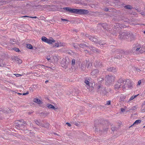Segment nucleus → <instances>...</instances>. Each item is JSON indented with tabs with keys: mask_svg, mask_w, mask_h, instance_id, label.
Listing matches in <instances>:
<instances>
[{
	"mask_svg": "<svg viewBox=\"0 0 145 145\" xmlns=\"http://www.w3.org/2000/svg\"><path fill=\"white\" fill-rule=\"evenodd\" d=\"M39 125H40L41 127H44V124H43L41 123Z\"/></svg>",
	"mask_w": 145,
	"mask_h": 145,
	"instance_id": "obj_55",
	"label": "nucleus"
},
{
	"mask_svg": "<svg viewBox=\"0 0 145 145\" xmlns=\"http://www.w3.org/2000/svg\"><path fill=\"white\" fill-rule=\"evenodd\" d=\"M141 122V121L140 120H136L132 125L129 126V128H130L131 127L135 125H137L140 123Z\"/></svg>",
	"mask_w": 145,
	"mask_h": 145,
	"instance_id": "obj_18",
	"label": "nucleus"
},
{
	"mask_svg": "<svg viewBox=\"0 0 145 145\" xmlns=\"http://www.w3.org/2000/svg\"><path fill=\"white\" fill-rule=\"evenodd\" d=\"M67 53L68 54H72V53L73 54H74V52L72 51H70V52L68 51L67 52Z\"/></svg>",
	"mask_w": 145,
	"mask_h": 145,
	"instance_id": "obj_44",
	"label": "nucleus"
},
{
	"mask_svg": "<svg viewBox=\"0 0 145 145\" xmlns=\"http://www.w3.org/2000/svg\"><path fill=\"white\" fill-rule=\"evenodd\" d=\"M111 101H107L106 104L108 105H110V104Z\"/></svg>",
	"mask_w": 145,
	"mask_h": 145,
	"instance_id": "obj_51",
	"label": "nucleus"
},
{
	"mask_svg": "<svg viewBox=\"0 0 145 145\" xmlns=\"http://www.w3.org/2000/svg\"><path fill=\"white\" fill-rule=\"evenodd\" d=\"M29 92H28L27 91V92L26 93H22V95H26L27 94H29Z\"/></svg>",
	"mask_w": 145,
	"mask_h": 145,
	"instance_id": "obj_52",
	"label": "nucleus"
},
{
	"mask_svg": "<svg viewBox=\"0 0 145 145\" xmlns=\"http://www.w3.org/2000/svg\"><path fill=\"white\" fill-rule=\"evenodd\" d=\"M99 73V70L98 69H95L93 70L91 73L92 75H97Z\"/></svg>",
	"mask_w": 145,
	"mask_h": 145,
	"instance_id": "obj_16",
	"label": "nucleus"
},
{
	"mask_svg": "<svg viewBox=\"0 0 145 145\" xmlns=\"http://www.w3.org/2000/svg\"><path fill=\"white\" fill-rule=\"evenodd\" d=\"M137 108L136 106H134L133 107H132L131 108L129 109V111H130L131 110H135L137 109Z\"/></svg>",
	"mask_w": 145,
	"mask_h": 145,
	"instance_id": "obj_34",
	"label": "nucleus"
},
{
	"mask_svg": "<svg viewBox=\"0 0 145 145\" xmlns=\"http://www.w3.org/2000/svg\"><path fill=\"white\" fill-rule=\"evenodd\" d=\"M48 39L47 38L44 36L42 37L41 38V40L42 41L46 43L47 42Z\"/></svg>",
	"mask_w": 145,
	"mask_h": 145,
	"instance_id": "obj_26",
	"label": "nucleus"
},
{
	"mask_svg": "<svg viewBox=\"0 0 145 145\" xmlns=\"http://www.w3.org/2000/svg\"><path fill=\"white\" fill-rule=\"evenodd\" d=\"M88 47L91 50H92L93 52H96L98 53H99V50L97 48H95L94 46H88Z\"/></svg>",
	"mask_w": 145,
	"mask_h": 145,
	"instance_id": "obj_9",
	"label": "nucleus"
},
{
	"mask_svg": "<svg viewBox=\"0 0 145 145\" xmlns=\"http://www.w3.org/2000/svg\"><path fill=\"white\" fill-rule=\"evenodd\" d=\"M121 85V84L119 83L118 82H116L115 85L114 89H115V90H118L120 88V86Z\"/></svg>",
	"mask_w": 145,
	"mask_h": 145,
	"instance_id": "obj_15",
	"label": "nucleus"
},
{
	"mask_svg": "<svg viewBox=\"0 0 145 145\" xmlns=\"http://www.w3.org/2000/svg\"><path fill=\"white\" fill-rule=\"evenodd\" d=\"M92 42H93L96 43H98V40L96 38L94 37Z\"/></svg>",
	"mask_w": 145,
	"mask_h": 145,
	"instance_id": "obj_37",
	"label": "nucleus"
},
{
	"mask_svg": "<svg viewBox=\"0 0 145 145\" xmlns=\"http://www.w3.org/2000/svg\"><path fill=\"white\" fill-rule=\"evenodd\" d=\"M8 3V2L7 1L2 0L0 1V4L2 5L6 4L7 3Z\"/></svg>",
	"mask_w": 145,
	"mask_h": 145,
	"instance_id": "obj_27",
	"label": "nucleus"
},
{
	"mask_svg": "<svg viewBox=\"0 0 145 145\" xmlns=\"http://www.w3.org/2000/svg\"><path fill=\"white\" fill-rule=\"evenodd\" d=\"M63 63H62L61 66L63 67H65V69H66L68 66V61H66L65 60H63Z\"/></svg>",
	"mask_w": 145,
	"mask_h": 145,
	"instance_id": "obj_11",
	"label": "nucleus"
},
{
	"mask_svg": "<svg viewBox=\"0 0 145 145\" xmlns=\"http://www.w3.org/2000/svg\"><path fill=\"white\" fill-rule=\"evenodd\" d=\"M124 83H123L124 84L122 86V88L123 89V90L124 91L126 89V87H127V86H126V83H125V80L123 81Z\"/></svg>",
	"mask_w": 145,
	"mask_h": 145,
	"instance_id": "obj_29",
	"label": "nucleus"
},
{
	"mask_svg": "<svg viewBox=\"0 0 145 145\" xmlns=\"http://www.w3.org/2000/svg\"><path fill=\"white\" fill-rule=\"evenodd\" d=\"M61 20L62 21H63L68 22L69 21V20H68L65 19H63V18H61Z\"/></svg>",
	"mask_w": 145,
	"mask_h": 145,
	"instance_id": "obj_46",
	"label": "nucleus"
},
{
	"mask_svg": "<svg viewBox=\"0 0 145 145\" xmlns=\"http://www.w3.org/2000/svg\"><path fill=\"white\" fill-rule=\"evenodd\" d=\"M30 133L31 135V136H33L34 135V133L33 132H30Z\"/></svg>",
	"mask_w": 145,
	"mask_h": 145,
	"instance_id": "obj_53",
	"label": "nucleus"
},
{
	"mask_svg": "<svg viewBox=\"0 0 145 145\" xmlns=\"http://www.w3.org/2000/svg\"><path fill=\"white\" fill-rule=\"evenodd\" d=\"M46 106L50 109H52L54 110H56L57 109L53 105H52L48 103L46 105Z\"/></svg>",
	"mask_w": 145,
	"mask_h": 145,
	"instance_id": "obj_19",
	"label": "nucleus"
},
{
	"mask_svg": "<svg viewBox=\"0 0 145 145\" xmlns=\"http://www.w3.org/2000/svg\"><path fill=\"white\" fill-rule=\"evenodd\" d=\"M98 25H101L103 29L106 30H107L108 27L107 24L106 23H101L98 24Z\"/></svg>",
	"mask_w": 145,
	"mask_h": 145,
	"instance_id": "obj_10",
	"label": "nucleus"
},
{
	"mask_svg": "<svg viewBox=\"0 0 145 145\" xmlns=\"http://www.w3.org/2000/svg\"><path fill=\"white\" fill-rule=\"evenodd\" d=\"M125 109L123 108H121V111L123 112L125 111Z\"/></svg>",
	"mask_w": 145,
	"mask_h": 145,
	"instance_id": "obj_50",
	"label": "nucleus"
},
{
	"mask_svg": "<svg viewBox=\"0 0 145 145\" xmlns=\"http://www.w3.org/2000/svg\"><path fill=\"white\" fill-rule=\"evenodd\" d=\"M27 47L29 49H32L33 48L32 45L30 44H27Z\"/></svg>",
	"mask_w": 145,
	"mask_h": 145,
	"instance_id": "obj_32",
	"label": "nucleus"
},
{
	"mask_svg": "<svg viewBox=\"0 0 145 145\" xmlns=\"http://www.w3.org/2000/svg\"><path fill=\"white\" fill-rule=\"evenodd\" d=\"M30 126L31 127H33V124L32 123H30Z\"/></svg>",
	"mask_w": 145,
	"mask_h": 145,
	"instance_id": "obj_63",
	"label": "nucleus"
},
{
	"mask_svg": "<svg viewBox=\"0 0 145 145\" xmlns=\"http://www.w3.org/2000/svg\"><path fill=\"white\" fill-rule=\"evenodd\" d=\"M71 2H75V1H77V0H69Z\"/></svg>",
	"mask_w": 145,
	"mask_h": 145,
	"instance_id": "obj_59",
	"label": "nucleus"
},
{
	"mask_svg": "<svg viewBox=\"0 0 145 145\" xmlns=\"http://www.w3.org/2000/svg\"><path fill=\"white\" fill-rule=\"evenodd\" d=\"M125 97L124 96H121L120 97V101H126Z\"/></svg>",
	"mask_w": 145,
	"mask_h": 145,
	"instance_id": "obj_30",
	"label": "nucleus"
},
{
	"mask_svg": "<svg viewBox=\"0 0 145 145\" xmlns=\"http://www.w3.org/2000/svg\"><path fill=\"white\" fill-rule=\"evenodd\" d=\"M107 71L108 72H115L117 70L116 68L114 67H110L107 69Z\"/></svg>",
	"mask_w": 145,
	"mask_h": 145,
	"instance_id": "obj_14",
	"label": "nucleus"
},
{
	"mask_svg": "<svg viewBox=\"0 0 145 145\" xmlns=\"http://www.w3.org/2000/svg\"><path fill=\"white\" fill-rule=\"evenodd\" d=\"M30 18H37V17H36V16H34V17L30 16Z\"/></svg>",
	"mask_w": 145,
	"mask_h": 145,
	"instance_id": "obj_64",
	"label": "nucleus"
},
{
	"mask_svg": "<svg viewBox=\"0 0 145 145\" xmlns=\"http://www.w3.org/2000/svg\"><path fill=\"white\" fill-rule=\"evenodd\" d=\"M50 127V124L49 123H46L44 124V127L48 129Z\"/></svg>",
	"mask_w": 145,
	"mask_h": 145,
	"instance_id": "obj_31",
	"label": "nucleus"
},
{
	"mask_svg": "<svg viewBox=\"0 0 145 145\" xmlns=\"http://www.w3.org/2000/svg\"><path fill=\"white\" fill-rule=\"evenodd\" d=\"M84 51L86 52V53H89V52L88 50H84Z\"/></svg>",
	"mask_w": 145,
	"mask_h": 145,
	"instance_id": "obj_61",
	"label": "nucleus"
},
{
	"mask_svg": "<svg viewBox=\"0 0 145 145\" xmlns=\"http://www.w3.org/2000/svg\"><path fill=\"white\" fill-rule=\"evenodd\" d=\"M140 49V48H137L135 49V51H138Z\"/></svg>",
	"mask_w": 145,
	"mask_h": 145,
	"instance_id": "obj_58",
	"label": "nucleus"
},
{
	"mask_svg": "<svg viewBox=\"0 0 145 145\" xmlns=\"http://www.w3.org/2000/svg\"><path fill=\"white\" fill-rule=\"evenodd\" d=\"M141 81L140 80H139L138 82L137 85H139L141 84Z\"/></svg>",
	"mask_w": 145,
	"mask_h": 145,
	"instance_id": "obj_56",
	"label": "nucleus"
},
{
	"mask_svg": "<svg viewBox=\"0 0 145 145\" xmlns=\"http://www.w3.org/2000/svg\"><path fill=\"white\" fill-rule=\"evenodd\" d=\"M123 81V79L121 78H120L118 80L117 82L121 84V85H122L123 83H124Z\"/></svg>",
	"mask_w": 145,
	"mask_h": 145,
	"instance_id": "obj_33",
	"label": "nucleus"
},
{
	"mask_svg": "<svg viewBox=\"0 0 145 145\" xmlns=\"http://www.w3.org/2000/svg\"><path fill=\"white\" fill-rule=\"evenodd\" d=\"M116 52L118 53L116 54L114 57L118 59H121L123 57H124L125 56L126 57V56L129 53L127 51H124L121 50H118Z\"/></svg>",
	"mask_w": 145,
	"mask_h": 145,
	"instance_id": "obj_3",
	"label": "nucleus"
},
{
	"mask_svg": "<svg viewBox=\"0 0 145 145\" xmlns=\"http://www.w3.org/2000/svg\"><path fill=\"white\" fill-rule=\"evenodd\" d=\"M55 40L53 39H48L47 43L48 44H51L52 42H54Z\"/></svg>",
	"mask_w": 145,
	"mask_h": 145,
	"instance_id": "obj_22",
	"label": "nucleus"
},
{
	"mask_svg": "<svg viewBox=\"0 0 145 145\" xmlns=\"http://www.w3.org/2000/svg\"><path fill=\"white\" fill-rule=\"evenodd\" d=\"M114 77L112 76H106L105 78L106 84L108 85L112 83L114 81Z\"/></svg>",
	"mask_w": 145,
	"mask_h": 145,
	"instance_id": "obj_5",
	"label": "nucleus"
},
{
	"mask_svg": "<svg viewBox=\"0 0 145 145\" xmlns=\"http://www.w3.org/2000/svg\"><path fill=\"white\" fill-rule=\"evenodd\" d=\"M46 59L48 60V61L50 60V57H47L46 58Z\"/></svg>",
	"mask_w": 145,
	"mask_h": 145,
	"instance_id": "obj_60",
	"label": "nucleus"
},
{
	"mask_svg": "<svg viewBox=\"0 0 145 145\" xmlns=\"http://www.w3.org/2000/svg\"><path fill=\"white\" fill-rule=\"evenodd\" d=\"M21 121H20L19 122L17 123L16 125V127L18 129H23L25 127V125H24V124L22 123V120H21Z\"/></svg>",
	"mask_w": 145,
	"mask_h": 145,
	"instance_id": "obj_7",
	"label": "nucleus"
},
{
	"mask_svg": "<svg viewBox=\"0 0 145 145\" xmlns=\"http://www.w3.org/2000/svg\"><path fill=\"white\" fill-rule=\"evenodd\" d=\"M35 122L36 124L38 125H39L40 123L39 121L38 120H36L35 121Z\"/></svg>",
	"mask_w": 145,
	"mask_h": 145,
	"instance_id": "obj_45",
	"label": "nucleus"
},
{
	"mask_svg": "<svg viewBox=\"0 0 145 145\" xmlns=\"http://www.w3.org/2000/svg\"><path fill=\"white\" fill-rule=\"evenodd\" d=\"M130 33L128 32H120L118 38L121 39H127L129 38Z\"/></svg>",
	"mask_w": 145,
	"mask_h": 145,
	"instance_id": "obj_4",
	"label": "nucleus"
},
{
	"mask_svg": "<svg viewBox=\"0 0 145 145\" xmlns=\"http://www.w3.org/2000/svg\"><path fill=\"white\" fill-rule=\"evenodd\" d=\"M14 58L13 59V60H14L16 61L17 63L20 64L22 63V60L20 59L17 56H15L14 57Z\"/></svg>",
	"mask_w": 145,
	"mask_h": 145,
	"instance_id": "obj_13",
	"label": "nucleus"
},
{
	"mask_svg": "<svg viewBox=\"0 0 145 145\" xmlns=\"http://www.w3.org/2000/svg\"><path fill=\"white\" fill-rule=\"evenodd\" d=\"M98 44H99V45H103L104 44H105V43L103 42L102 41H100L99 42H98V43H97Z\"/></svg>",
	"mask_w": 145,
	"mask_h": 145,
	"instance_id": "obj_36",
	"label": "nucleus"
},
{
	"mask_svg": "<svg viewBox=\"0 0 145 145\" xmlns=\"http://www.w3.org/2000/svg\"><path fill=\"white\" fill-rule=\"evenodd\" d=\"M129 37L130 38V40L129 41H131L135 39V36L132 33L130 34L129 35Z\"/></svg>",
	"mask_w": 145,
	"mask_h": 145,
	"instance_id": "obj_20",
	"label": "nucleus"
},
{
	"mask_svg": "<svg viewBox=\"0 0 145 145\" xmlns=\"http://www.w3.org/2000/svg\"><path fill=\"white\" fill-rule=\"evenodd\" d=\"M15 75L16 77H19L20 76H21L22 75L18 74H14Z\"/></svg>",
	"mask_w": 145,
	"mask_h": 145,
	"instance_id": "obj_48",
	"label": "nucleus"
},
{
	"mask_svg": "<svg viewBox=\"0 0 145 145\" xmlns=\"http://www.w3.org/2000/svg\"><path fill=\"white\" fill-rule=\"evenodd\" d=\"M103 10L105 11H108L109 9L107 8H105L103 9Z\"/></svg>",
	"mask_w": 145,
	"mask_h": 145,
	"instance_id": "obj_49",
	"label": "nucleus"
},
{
	"mask_svg": "<svg viewBox=\"0 0 145 145\" xmlns=\"http://www.w3.org/2000/svg\"><path fill=\"white\" fill-rule=\"evenodd\" d=\"M106 4L107 6H109V5H112V4H114V3H111V2L110 1H106L105 3Z\"/></svg>",
	"mask_w": 145,
	"mask_h": 145,
	"instance_id": "obj_28",
	"label": "nucleus"
},
{
	"mask_svg": "<svg viewBox=\"0 0 145 145\" xmlns=\"http://www.w3.org/2000/svg\"><path fill=\"white\" fill-rule=\"evenodd\" d=\"M13 50H14V51H15L16 52H19L20 51V50L18 48H16L15 47L14 48H13Z\"/></svg>",
	"mask_w": 145,
	"mask_h": 145,
	"instance_id": "obj_39",
	"label": "nucleus"
},
{
	"mask_svg": "<svg viewBox=\"0 0 145 145\" xmlns=\"http://www.w3.org/2000/svg\"><path fill=\"white\" fill-rule=\"evenodd\" d=\"M135 9L138 12H139L141 11V10L140 8H135Z\"/></svg>",
	"mask_w": 145,
	"mask_h": 145,
	"instance_id": "obj_47",
	"label": "nucleus"
},
{
	"mask_svg": "<svg viewBox=\"0 0 145 145\" xmlns=\"http://www.w3.org/2000/svg\"><path fill=\"white\" fill-rule=\"evenodd\" d=\"M75 60L73 59L72 61V65H74L75 64Z\"/></svg>",
	"mask_w": 145,
	"mask_h": 145,
	"instance_id": "obj_42",
	"label": "nucleus"
},
{
	"mask_svg": "<svg viewBox=\"0 0 145 145\" xmlns=\"http://www.w3.org/2000/svg\"><path fill=\"white\" fill-rule=\"evenodd\" d=\"M139 94H138L137 95H135L134 96H131V98L129 99V101H131L133 99H134L135 97H136Z\"/></svg>",
	"mask_w": 145,
	"mask_h": 145,
	"instance_id": "obj_35",
	"label": "nucleus"
},
{
	"mask_svg": "<svg viewBox=\"0 0 145 145\" xmlns=\"http://www.w3.org/2000/svg\"><path fill=\"white\" fill-rule=\"evenodd\" d=\"M33 102L39 105L42 103V101L38 99L35 98L33 100Z\"/></svg>",
	"mask_w": 145,
	"mask_h": 145,
	"instance_id": "obj_17",
	"label": "nucleus"
},
{
	"mask_svg": "<svg viewBox=\"0 0 145 145\" xmlns=\"http://www.w3.org/2000/svg\"><path fill=\"white\" fill-rule=\"evenodd\" d=\"M84 65L83 64H82L80 65V69L82 70H84Z\"/></svg>",
	"mask_w": 145,
	"mask_h": 145,
	"instance_id": "obj_38",
	"label": "nucleus"
},
{
	"mask_svg": "<svg viewBox=\"0 0 145 145\" xmlns=\"http://www.w3.org/2000/svg\"><path fill=\"white\" fill-rule=\"evenodd\" d=\"M94 65L96 67H100L101 66V63L99 60H96L94 63Z\"/></svg>",
	"mask_w": 145,
	"mask_h": 145,
	"instance_id": "obj_12",
	"label": "nucleus"
},
{
	"mask_svg": "<svg viewBox=\"0 0 145 145\" xmlns=\"http://www.w3.org/2000/svg\"><path fill=\"white\" fill-rule=\"evenodd\" d=\"M131 14H133V15H135L137 14V13L136 12H132Z\"/></svg>",
	"mask_w": 145,
	"mask_h": 145,
	"instance_id": "obj_57",
	"label": "nucleus"
},
{
	"mask_svg": "<svg viewBox=\"0 0 145 145\" xmlns=\"http://www.w3.org/2000/svg\"><path fill=\"white\" fill-rule=\"evenodd\" d=\"M111 129L112 131H114L115 130H117V128L115 127H111Z\"/></svg>",
	"mask_w": 145,
	"mask_h": 145,
	"instance_id": "obj_40",
	"label": "nucleus"
},
{
	"mask_svg": "<svg viewBox=\"0 0 145 145\" xmlns=\"http://www.w3.org/2000/svg\"><path fill=\"white\" fill-rule=\"evenodd\" d=\"M94 37H92L91 36H89V39L93 41V39Z\"/></svg>",
	"mask_w": 145,
	"mask_h": 145,
	"instance_id": "obj_43",
	"label": "nucleus"
},
{
	"mask_svg": "<svg viewBox=\"0 0 145 145\" xmlns=\"http://www.w3.org/2000/svg\"><path fill=\"white\" fill-rule=\"evenodd\" d=\"M89 80V78H86L84 80V82L87 85H88V86H90V83H89V82L88 81V80Z\"/></svg>",
	"mask_w": 145,
	"mask_h": 145,
	"instance_id": "obj_21",
	"label": "nucleus"
},
{
	"mask_svg": "<svg viewBox=\"0 0 145 145\" xmlns=\"http://www.w3.org/2000/svg\"><path fill=\"white\" fill-rule=\"evenodd\" d=\"M125 83H126L127 87L130 89L132 88L131 81L128 79L125 80Z\"/></svg>",
	"mask_w": 145,
	"mask_h": 145,
	"instance_id": "obj_8",
	"label": "nucleus"
},
{
	"mask_svg": "<svg viewBox=\"0 0 145 145\" xmlns=\"http://www.w3.org/2000/svg\"><path fill=\"white\" fill-rule=\"evenodd\" d=\"M64 10L68 11L69 12L74 13L78 14H86L89 13V11L86 10L76 8H71L69 7L63 8Z\"/></svg>",
	"mask_w": 145,
	"mask_h": 145,
	"instance_id": "obj_2",
	"label": "nucleus"
},
{
	"mask_svg": "<svg viewBox=\"0 0 145 145\" xmlns=\"http://www.w3.org/2000/svg\"><path fill=\"white\" fill-rule=\"evenodd\" d=\"M124 7L126 9H131L133 8L130 5H125Z\"/></svg>",
	"mask_w": 145,
	"mask_h": 145,
	"instance_id": "obj_24",
	"label": "nucleus"
},
{
	"mask_svg": "<svg viewBox=\"0 0 145 145\" xmlns=\"http://www.w3.org/2000/svg\"><path fill=\"white\" fill-rule=\"evenodd\" d=\"M98 122L95 123L94 127H95V131L100 132L101 133H105L108 130V121L100 119Z\"/></svg>",
	"mask_w": 145,
	"mask_h": 145,
	"instance_id": "obj_1",
	"label": "nucleus"
},
{
	"mask_svg": "<svg viewBox=\"0 0 145 145\" xmlns=\"http://www.w3.org/2000/svg\"><path fill=\"white\" fill-rule=\"evenodd\" d=\"M79 46L82 48H84L85 47H88V46H87L86 44H83V43H80V44H78Z\"/></svg>",
	"mask_w": 145,
	"mask_h": 145,
	"instance_id": "obj_23",
	"label": "nucleus"
},
{
	"mask_svg": "<svg viewBox=\"0 0 145 145\" xmlns=\"http://www.w3.org/2000/svg\"><path fill=\"white\" fill-rule=\"evenodd\" d=\"M10 42L11 44H13L16 43V39H10Z\"/></svg>",
	"mask_w": 145,
	"mask_h": 145,
	"instance_id": "obj_25",
	"label": "nucleus"
},
{
	"mask_svg": "<svg viewBox=\"0 0 145 145\" xmlns=\"http://www.w3.org/2000/svg\"><path fill=\"white\" fill-rule=\"evenodd\" d=\"M59 43L57 42V43H55L54 45H53V47H58L59 46Z\"/></svg>",
	"mask_w": 145,
	"mask_h": 145,
	"instance_id": "obj_41",
	"label": "nucleus"
},
{
	"mask_svg": "<svg viewBox=\"0 0 145 145\" xmlns=\"http://www.w3.org/2000/svg\"><path fill=\"white\" fill-rule=\"evenodd\" d=\"M22 123L24 124H24H26V122L25 121H23L22 122Z\"/></svg>",
	"mask_w": 145,
	"mask_h": 145,
	"instance_id": "obj_62",
	"label": "nucleus"
},
{
	"mask_svg": "<svg viewBox=\"0 0 145 145\" xmlns=\"http://www.w3.org/2000/svg\"><path fill=\"white\" fill-rule=\"evenodd\" d=\"M66 124L69 127H71V124L68 122L66 123Z\"/></svg>",
	"mask_w": 145,
	"mask_h": 145,
	"instance_id": "obj_54",
	"label": "nucleus"
},
{
	"mask_svg": "<svg viewBox=\"0 0 145 145\" xmlns=\"http://www.w3.org/2000/svg\"><path fill=\"white\" fill-rule=\"evenodd\" d=\"M97 88H98L97 91H99L100 89L101 88V91L100 93L101 95L104 96H107L108 92L106 91V90L105 87H103L102 86L99 85L98 86Z\"/></svg>",
	"mask_w": 145,
	"mask_h": 145,
	"instance_id": "obj_6",
	"label": "nucleus"
}]
</instances>
